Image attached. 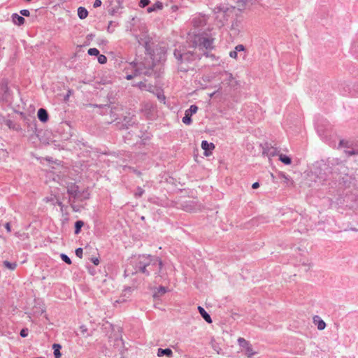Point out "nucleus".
<instances>
[{"instance_id": "obj_1", "label": "nucleus", "mask_w": 358, "mask_h": 358, "mask_svg": "<svg viewBox=\"0 0 358 358\" xmlns=\"http://www.w3.org/2000/svg\"><path fill=\"white\" fill-rule=\"evenodd\" d=\"M206 15H198L194 17L192 22L194 29H192L187 36V42L189 45L203 51V55H206L205 50H210L214 48V38L211 35L205 31H196L197 29L206 24Z\"/></svg>"}, {"instance_id": "obj_2", "label": "nucleus", "mask_w": 358, "mask_h": 358, "mask_svg": "<svg viewBox=\"0 0 358 358\" xmlns=\"http://www.w3.org/2000/svg\"><path fill=\"white\" fill-rule=\"evenodd\" d=\"M134 271L131 274L141 273L146 276H149L152 273H154L156 280L158 278H162L164 273L162 271L163 262L162 259L150 255H142L134 259L132 262Z\"/></svg>"}, {"instance_id": "obj_3", "label": "nucleus", "mask_w": 358, "mask_h": 358, "mask_svg": "<svg viewBox=\"0 0 358 358\" xmlns=\"http://www.w3.org/2000/svg\"><path fill=\"white\" fill-rule=\"evenodd\" d=\"M136 40L139 45L145 48L148 55L143 62L139 64L130 63L129 64V68L134 70V72L132 74H127L126 76L127 80H131L140 75L150 76L153 72V67L155 66L150 52L151 38L146 33H142L141 35L136 36Z\"/></svg>"}, {"instance_id": "obj_4", "label": "nucleus", "mask_w": 358, "mask_h": 358, "mask_svg": "<svg viewBox=\"0 0 358 358\" xmlns=\"http://www.w3.org/2000/svg\"><path fill=\"white\" fill-rule=\"evenodd\" d=\"M173 54L178 61V69L185 72L190 69L188 64L199 57V55H195L191 51L183 52L180 50L177 49L175 50Z\"/></svg>"}, {"instance_id": "obj_5", "label": "nucleus", "mask_w": 358, "mask_h": 358, "mask_svg": "<svg viewBox=\"0 0 358 358\" xmlns=\"http://www.w3.org/2000/svg\"><path fill=\"white\" fill-rule=\"evenodd\" d=\"M234 7V6L229 8L228 6H223L215 8V17L218 22V27L223 26L224 22L227 21L229 17L233 18L234 15L236 16L237 10H235Z\"/></svg>"}, {"instance_id": "obj_6", "label": "nucleus", "mask_w": 358, "mask_h": 358, "mask_svg": "<svg viewBox=\"0 0 358 358\" xmlns=\"http://www.w3.org/2000/svg\"><path fill=\"white\" fill-rule=\"evenodd\" d=\"M66 189L67 193L70 196V201H83L90 198L89 192L85 189L80 190L78 186L75 183H69Z\"/></svg>"}, {"instance_id": "obj_7", "label": "nucleus", "mask_w": 358, "mask_h": 358, "mask_svg": "<svg viewBox=\"0 0 358 358\" xmlns=\"http://www.w3.org/2000/svg\"><path fill=\"white\" fill-rule=\"evenodd\" d=\"M238 343L241 348H242V350H245V355L249 358H251L252 355L256 354V352L253 351L251 344L246 341L243 338H239L238 339Z\"/></svg>"}, {"instance_id": "obj_8", "label": "nucleus", "mask_w": 358, "mask_h": 358, "mask_svg": "<svg viewBox=\"0 0 358 358\" xmlns=\"http://www.w3.org/2000/svg\"><path fill=\"white\" fill-rule=\"evenodd\" d=\"M264 154H266L269 159L280 155L278 148L271 145H266L264 150Z\"/></svg>"}, {"instance_id": "obj_9", "label": "nucleus", "mask_w": 358, "mask_h": 358, "mask_svg": "<svg viewBox=\"0 0 358 358\" xmlns=\"http://www.w3.org/2000/svg\"><path fill=\"white\" fill-rule=\"evenodd\" d=\"M241 26L242 20L241 18L236 17L235 19H234L231 25V34H233L234 36H236L239 33Z\"/></svg>"}, {"instance_id": "obj_10", "label": "nucleus", "mask_w": 358, "mask_h": 358, "mask_svg": "<svg viewBox=\"0 0 358 358\" xmlns=\"http://www.w3.org/2000/svg\"><path fill=\"white\" fill-rule=\"evenodd\" d=\"M201 148L204 150V155L208 156L210 154L208 151H211L215 148V145L212 143H208L207 141H203L201 142Z\"/></svg>"}, {"instance_id": "obj_11", "label": "nucleus", "mask_w": 358, "mask_h": 358, "mask_svg": "<svg viewBox=\"0 0 358 358\" xmlns=\"http://www.w3.org/2000/svg\"><path fill=\"white\" fill-rule=\"evenodd\" d=\"M135 86L138 87L139 89H141V90H145V91H148V92H153L154 88H155L152 85H151V84L147 85L144 82H139L136 85H135Z\"/></svg>"}, {"instance_id": "obj_12", "label": "nucleus", "mask_w": 358, "mask_h": 358, "mask_svg": "<svg viewBox=\"0 0 358 358\" xmlns=\"http://www.w3.org/2000/svg\"><path fill=\"white\" fill-rule=\"evenodd\" d=\"M38 118L43 122H45L48 119V114L45 109L40 108L38 110Z\"/></svg>"}, {"instance_id": "obj_13", "label": "nucleus", "mask_w": 358, "mask_h": 358, "mask_svg": "<svg viewBox=\"0 0 358 358\" xmlns=\"http://www.w3.org/2000/svg\"><path fill=\"white\" fill-rule=\"evenodd\" d=\"M12 21L15 24L22 25L24 23V18L22 16L19 15L17 13L12 15Z\"/></svg>"}, {"instance_id": "obj_14", "label": "nucleus", "mask_w": 358, "mask_h": 358, "mask_svg": "<svg viewBox=\"0 0 358 358\" xmlns=\"http://www.w3.org/2000/svg\"><path fill=\"white\" fill-rule=\"evenodd\" d=\"M198 310L205 321L209 324L212 323V320L209 314L201 306L198 307Z\"/></svg>"}, {"instance_id": "obj_15", "label": "nucleus", "mask_w": 358, "mask_h": 358, "mask_svg": "<svg viewBox=\"0 0 358 358\" xmlns=\"http://www.w3.org/2000/svg\"><path fill=\"white\" fill-rule=\"evenodd\" d=\"M313 322L317 326L319 330H323L326 327V323L317 315L313 317Z\"/></svg>"}, {"instance_id": "obj_16", "label": "nucleus", "mask_w": 358, "mask_h": 358, "mask_svg": "<svg viewBox=\"0 0 358 358\" xmlns=\"http://www.w3.org/2000/svg\"><path fill=\"white\" fill-rule=\"evenodd\" d=\"M172 355H173V352L169 348H166V349L159 348L157 350V356L158 357H162V356L166 355L169 357H171L172 356Z\"/></svg>"}, {"instance_id": "obj_17", "label": "nucleus", "mask_w": 358, "mask_h": 358, "mask_svg": "<svg viewBox=\"0 0 358 358\" xmlns=\"http://www.w3.org/2000/svg\"><path fill=\"white\" fill-rule=\"evenodd\" d=\"M163 8L162 3L157 1L155 3H154L152 6L148 7L147 9L148 13H152L153 11H155L157 10H161Z\"/></svg>"}, {"instance_id": "obj_18", "label": "nucleus", "mask_w": 358, "mask_h": 358, "mask_svg": "<svg viewBox=\"0 0 358 358\" xmlns=\"http://www.w3.org/2000/svg\"><path fill=\"white\" fill-rule=\"evenodd\" d=\"M87 15L88 11L84 7L80 6L78 8V15L80 19H85L87 17Z\"/></svg>"}, {"instance_id": "obj_19", "label": "nucleus", "mask_w": 358, "mask_h": 358, "mask_svg": "<svg viewBox=\"0 0 358 358\" xmlns=\"http://www.w3.org/2000/svg\"><path fill=\"white\" fill-rule=\"evenodd\" d=\"M52 348L54 350L55 358H60L62 356V354L60 352V349L62 348V346L59 344L55 343L52 345Z\"/></svg>"}, {"instance_id": "obj_20", "label": "nucleus", "mask_w": 358, "mask_h": 358, "mask_svg": "<svg viewBox=\"0 0 358 358\" xmlns=\"http://www.w3.org/2000/svg\"><path fill=\"white\" fill-rule=\"evenodd\" d=\"M279 160L286 165H289L292 163L291 158L282 154L279 155Z\"/></svg>"}, {"instance_id": "obj_21", "label": "nucleus", "mask_w": 358, "mask_h": 358, "mask_svg": "<svg viewBox=\"0 0 358 358\" xmlns=\"http://www.w3.org/2000/svg\"><path fill=\"white\" fill-rule=\"evenodd\" d=\"M3 266L6 268H8V269H9L10 271L15 270L16 268V267H17V263L16 262H10L6 261V260L3 262Z\"/></svg>"}, {"instance_id": "obj_22", "label": "nucleus", "mask_w": 358, "mask_h": 358, "mask_svg": "<svg viewBox=\"0 0 358 358\" xmlns=\"http://www.w3.org/2000/svg\"><path fill=\"white\" fill-rule=\"evenodd\" d=\"M166 292H167V289L165 287L160 286L158 288L157 292L154 294L153 297L158 298V297H159V296L165 294Z\"/></svg>"}, {"instance_id": "obj_23", "label": "nucleus", "mask_w": 358, "mask_h": 358, "mask_svg": "<svg viewBox=\"0 0 358 358\" xmlns=\"http://www.w3.org/2000/svg\"><path fill=\"white\" fill-rule=\"evenodd\" d=\"M242 3L241 0H228V4L229 5V8H231V6H234V9L236 10L237 6H240Z\"/></svg>"}, {"instance_id": "obj_24", "label": "nucleus", "mask_w": 358, "mask_h": 358, "mask_svg": "<svg viewBox=\"0 0 358 358\" xmlns=\"http://www.w3.org/2000/svg\"><path fill=\"white\" fill-rule=\"evenodd\" d=\"M84 222L81 220H78L75 223V234H78L81 228L83 227Z\"/></svg>"}, {"instance_id": "obj_25", "label": "nucleus", "mask_w": 358, "mask_h": 358, "mask_svg": "<svg viewBox=\"0 0 358 358\" xmlns=\"http://www.w3.org/2000/svg\"><path fill=\"white\" fill-rule=\"evenodd\" d=\"M198 110V107L196 105H191L189 108L185 110V113H188L189 115H192L195 114Z\"/></svg>"}, {"instance_id": "obj_26", "label": "nucleus", "mask_w": 358, "mask_h": 358, "mask_svg": "<svg viewBox=\"0 0 358 358\" xmlns=\"http://www.w3.org/2000/svg\"><path fill=\"white\" fill-rule=\"evenodd\" d=\"M191 116L188 113H185V116L182 117V122L185 124L189 125L192 123Z\"/></svg>"}, {"instance_id": "obj_27", "label": "nucleus", "mask_w": 358, "mask_h": 358, "mask_svg": "<svg viewBox=\"0 0 358 358\" xmlns=\"http://www.w3.org/2000/svg\"><path fill=\"white\" fill-rule=\"evenodd\" d=\"M345 152L348 156L358 155V148L357 149L352 148L350 150H347L345 151Z\"/></svg>"}, {"instance_id": "obj_28", "label": "nucleus", "mask_w": 358, "mask_h": 358, "mask_svg": "<svg viewBox=\"0 0 358 358\" xmlns=\"http://www.w3.org/2000/svg\"><path fill=\"white\" fill-rule=\"evenodd\" d=\"M88 54L92 56H98L99 54V51L96 48H90L88 50Z\"/></svg>"}, {"instance_id": "obj_29", "label": "nucleus", "mask_w": 358, "mask_h": 358, "mask_svg": "<svg viewBox=\"0 0 358 358\" xmlns=\"http://www.w3.org/2000/svg\"><path fill=\"white\" fill-rule=\"evenodd\" d=\"M98 62L101 64H106L107 62V58L105 55L99 54Z\"/></svg>"}, {"instance_id": "obj_30", "label": "nucleus", "mask_w": 358, "mask_h": 358, "mask_svg": "<svg viewBox=\"0 0 358 358\" xmlns=\"http://www.w3.org/2000/svg\"><path fill=\"white\" fill-rule=\"evenodd\" d=\"M61 258L62 259L66 264H71V259L66 255H64V254H62L61 255Z\"/></svg>"}, {"instance_id": "obj_31", "label": "nucleus", "mask_w": 358, "mask_h": 358, "mask_svg": "<svg viewBox=\"0 0 358 358\" xmlns=\"http://www.w3.org/2000/svg\"><path fill=\"white\" fill-rule=\"evenodd\" d=\"M143 193L144 190L141 187H138L135 192V196L140 197L143 194Z\"/></svg>"}, {"instance_id": "obj_32", "label": "nucleus", "mask_w": 358, "mask_h": 358, "mask_svg": "<svg viewBox=\"0 0 358 358\" xmlns=\"http://www.w3.org/2000/svg\"><path fill=\"white\" fill-rule=\"evenodd\" d=\"M245 47L243 45H241V44H239V45H237L235 48H234V50L236 51V52L238 53V52H243V51H245Z\"/></svg>"}, {"instance_id": "obj_33", "label": "nucleus", "mask_w": 358, "mask_h": 358, "mask_svg": "<svg viewBox=\"0 0 358 358\" xmlns=\"http://www.w3.org/2000/svg\"><path fill=\"white\" fill-rule=\"evenodd\" d=\"M150 3V0H140L139 6L141 8H145Z\"/></svg>"}, {"instance_id": "obj_34", "label": "nucleus", "mask_w": 358, "mask_h": 358, "mask_svg": "<svg viewBox=\"0 0 358 358\" xmlns=\"http://www.w3.org/2000/svg\"><path fill=\"white\" fill-rule=\"evenodd\" d=\"M76 255L78 257L82 258L83 257V249L81 248H77L76 250Z\"/></svg>"}, {"instance_id": "obj_35", "label": "nucleus", "mask_w": 358, "mask_h": 358, "mask_svg": "<svg viewBox=\"0 0 358 358\" xmlns=\"http://www.w3.org/2000/svg\"><path fill=\"white\" fill-rule=\"evenodd\" d=\"M28 329H22L20 331V336L23 338H25L28 336Z\"/></svg>"}, {"instance_id": "obj_36", "label": "nucleus", "mask_w": 358, "mask_h": 358, "mask_svg": "<svg viewBox=\"0 0 358 358\" xmlns=\"http://www.w3.org/2000/svg\"><path fill=\"white\" fill-rule=\"evenodd\" d=\"M20 13L22 16H29L30 15L29 10L27 9L21 10Z\"/></svg>"}, {"instance_id": "obj_37", "label": "nucleus", "mask_w": 358, "mask_h": 358, "mask_svg": "<svg viewBox=\"0 0 358 358\" xmlns=\"http://www.w3.org/2000/svg\"><path fill=\"white\" fill-rule=\"evenodd\" d=\"M101 6V0H95L93 4L94 8H98Z\"/></svg>"}, {"instance_id": "obj_38", "label": "nucleus", "mask_w": 358, "mask_h": 358, "mask_svg": "<svg viewBox=\"0 0 358 358\" xmlns=\"http://www.w3.org/2000/svg\"><path fill=\"white\" fill-rule=\"evenodd\" d=\"M80 330L82 334L83 335H85L87 332V328L84 325L80 326Z\"/></svg>"}, {"instance_id": "obj_39", "label": "nucleus", "mask_w": 358, "mask_h": 358, "mask_svg": "<svg viewBox=\"0 0 358 358\" xmlns=\"http://www.w3.org/2000/svg\"><path fill=\"white\" fill-rule=\"evenodd\" d=\"M229 56H230L231 58L237 59L238 54H237L236 51L233 50V51H231V52H229Z\"/></svg>"}, {"instance_id": "obj_40", "label": "nucleus", "mask_w": 358, "mask_h": 358, "mask_svg": "<svg viewBox=\"0 0 358 358\" xmlns=\"http://www.w3.org/2000/svg\"><path fill=\"white\" fill-rule=\"evenodd\" d=\"M5 228L8 232H10L11 229H10V224L9 222H7L5 224Z\"/></svg>"}, {"instance_id": "obj_41", "label": "nucleus", "mask_w": 358, "mask_h": 358, "mask_svg": "<svg viewBox=\"0 0 358 358\" xmlns=\"http://www.w3.org/2000/svg\"><path fill=\"white\" fill-rule=\"evenodd\" d=\"M92 261L95 265H98L99 264V260L97 258H93Z\"/></svg>"}, {"instance_id": "obj_42", "label": "nucleus", "mask_w": 358, "mask_h": 358, "mask_svg": "<svg viewBox=\"0 0 358 358\" xmlns=\"http://www.w3.org/2000/svg\"><path fill=\"white\" fill-rule=\"evenodd\" d=\"M259 187V182H256L253 183V184H252V187L253 189H257V187Z\"/></svg>"}, {"instance_id": "obj_43", "label": "nucleus", "mask_w": 358, "mask_h": 358, "mask_svg": "<svg viewBox=\"0 0 358 358\" xmlns=\"http://www.w3.org/2000/svg\"><path fill=\"white\" fill-rule=\"evenodd\" d=\"M226 75L229 77V79L232 78V75L231 73H226Z\"/></svg>"}, {"instance_id": "obj_44", "label": "nucleus", "mask_w": 358, "mask_h": 358, "mask_svg": "<svg viewBox=\"0 0 358 358\" xmlns=\"http://www.w3.org/2000/svg\"><path fill=\"white\" fill-rule=\"evenodd\" d=\"M352 231H358V229H356V228H352L351 229Z\"/></svg>"}, {"instance_id": "obj_45", "label": "nucleus", "mask_w": 358, "mask_h": 358, "mask_svg": "<svg viewBox=\"0 0 358 358\" xmlns=\"http://www.w3.org/2000/svg\"><path fill=\"white\" fill-rule=\"evenodd\" d=\"M187 210H188V211H194V210L192 209V208H187Z\"/></svg>"}]
</instances>
